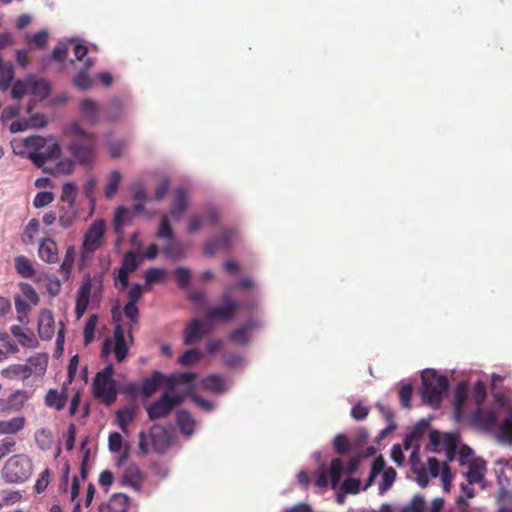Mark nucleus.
Wrapping results in <instances>:
<instances>
[{
    "instance_id": "obj_11",
    "label": "nucleus",
    "mask_w": 512,
    "mask_h": 512,
    "mask_svg": "<svg viewBox=\"0 0 512 512\" xmlns=\"http://www.w3.org/2000/svg\"><path fill=\"white\" fill-rule=\"evenodd\" d=\"M467 472L465 473V477L469 485L479 484L481 483L487 472L486 461L482 458H476L470 461L468 465Z\"/></svg>"
},
{
    "instance_id": "obj_29",
    "label": "nucleus",
    "mask_w": 512,
    "mask_h": 512,
    "mask_svg": "<svg viewBox=\"0 0 512 512\" xmlns=\"http://www.w3.org/2000/svg\"><path fill=\"white\" fill-rule=\"evenodd\" d=\"M125 117V105L124 103L118 99L113 98L107 107V115L106 118L110 122H116Z\"/></svg>"
},
{
    "instance_id": "obj_13",
    "label": "nucleus",
    "mask_w": 512,
    "mask_h": 512,
    "mask_svg": "<svg viewBox=\"0 0 512 512\" xmlns=\"http://www.w3.org/2000/svg\"><path fill=\"white\" fill-rule=\"evenodd\" d=\"M91 278L87 277L81 284L80 288L77 291L76 305H75V313L77 318L83 316L85 311L87 310L89 304V298L91 294Z\"/></svg>"
},
{
    "instance_id": "obj_36",
    "label": "nucleus",
    "mask_w": 512,
    "mask_h": 512,
    "mask_svg": "<svg viewBox=\"0 0 512 512\" xmlns=\"http://www.w3.org/2000/svg\"><path fill=\"white\" fill-rule=\"evenodd\" d=\"M132 191L135 201L134 209L136 212L141 213L144 211V206L147 201L145 188L141 183H136L132 186Z\"/></svg>"
},
{
    "instance_id": "obj_45",
    "label": "nucleus",
    "mask_w": 512,
    "mask_h": 512,
    "mask_svg": "<svg viewBox=\"0 0 512 512\" xmlns=\"http://www.w3.org/2000/svg\"><path fill=\"white\" fill-rule=\"evenodd\" d=\"M334 451L339 455H344L351 449V442L348 437L343 434H337L333 439Z\"/></svg>"
},
{
    "instance_id": "obj_25",
    "label": "nucleus",
    "mask_w": 512,
    "mask_h": 512,
    "mask_svg": "<svg viewBox=\"0 0 512 512\" xmlns=\"http://www.w3.org/2000/svg\"><path fill=\"white\" fill-rule=\"evenodd\" d=\"M476 420L486 429L494 427L498 422V415L495 409H484L478 406L475 412Z\"/></svg>"
},
{
    "instance_id": "obj_12",
    "label": "nucleus",
    "mask_w": 512,
    "mask_h": 512,
    "mask_svg": "<svg viewBox=\"0 0 512 512\" xmlns=\"http://www.w3.org/2000/svg\"><path fill=\"white\" fill-rule=\"evenodd\" d=\"M28 400V394L24 390H17L6 400L1 399L0 410L2 412L20 411Z\"/></svg>"
},
{
    "instance_id": "obj_41",
    "label": "nucleus",
    "mask_w": 512,
    "mask_h": 512,
    "mask_svg": "<svg viewBox=\"0 0 512 512\" xmlns=\"http://www.w3.org/2000/svg\"><path fill=\"white\" fill-rule=\"evenodd\" d=\"M29 94L41 95L45 97L48 95L50 87L44 80H38L33 77L28 78Z\"/></svg>"
},
{
    "instance_id": "obj_4",
    "label": "nucleus",
    "mask_w": 512,
    "mask_h": 512,
    "mask_svg": "<svg viewBox=\"0 0 512 512\" xmlns=\"http://www.w3.org/2000/svg\"><path fill=\"white\" fill-rule=\"evenodd\" d=\"M113 375L114 366L112 363H109L103 370L96 374L93 380L94 396L105 405H111L117 398L116 381Z\"/></svg>"
},
{
    "instance_id": "obj_49",
    "label": "nucleus",
    "mask_w": 512,
    "mask_h": 512,
    "mask_svg": "<svg viewBox=\"0 0 512 512\" xmlns=\"http://www.w3.org/2000/svg\"><path fill=\"white\" fill-rule=\"evenodd\" d=\"M52 438V432L49 428H41L35 433L36 443L43 450L50 447Z\"/></svg>"
},
{
    "instance_id": "obj_24",
    "label": "nucleus",
    "mask_w": 512,
    "mask_h": 512,
    "mask_svg": "<svg viewBox=\"0 0 512 512\" xmlns=\"http://www.w3.org/2000/svg\"><path fill=\"white\" fill-rule=\"evenodd\" d=\"M79 217L76 204H64L59 207V224L63 228H69Z\"/></svg>"
},
{
    "instance_id": "obj_28",
    "label": "nucleus",
    "mask_w": 512,
    "mask_h": 512,
    "mask_svg": "<svg viewBox=\"0 0 512 512\" xmlns=\"http://www.w3.org/2000/svg\"><path fill=\"white\" fill-rule=\"evenodd\" d=\"M25 424L26 419L23 416L2 420L0 421V434H16L24 428Z\"/></svg>"
},
{
    "instance_id": "obj_52",
    "label": "nucleus",
    "mask_w": 512,
    "mask_h": 512,
    "mask_svg": "<svg viewBox=\"0 0 512 512\" xmlns=\"http://www.w3.org/2000/svg\"><path fill=\"white\" fill-rule=\"evenodd\" d=\"M97 322H98V317L95 314L91 315L88 318V320L85 324V327H84V343H85V345H88L89 343L92 342V340L94 338V333H95V329L97 326Z\"/></svg>"
},
{
    "instance_id": "obj_59",
    "label": "nucleus",
    "mask_w": 512,
    "mask_h": 512,
    "mask_svg": "<svg viewBox=\"0 0 512 512\" xmlns=\"http://www.w3.org/2000/svg\"><path fill=\"white\" fill-rule=\"evenodd\" d=\"M473 450L467 445H461L458 449V461L461 466H466L471 460L476 459Z\"/></svg>"
},
{
    "instance_id": "obj_40",
    "label": "nucleus",
    "mask_w": 512,
    "mask_h": 512,
    "mask_svg": "<svg viewBox=\"0 0 512 512\" xmlns=\"http://www.w3.org/2000/svg\"><path fill=\"white\" fill-rule=\"evenodd\" d=\"M121 181V174L119 171L114 170L110 173L104 192L105 196L109 199H111L115 193L117 192V189L119 187Z\"/></svg>"
},
{
    "instance_id": "obj_31",
    "label": "nucleus",
    "mask_w": 512,
    "mask_h": 512,
    "mask_svg": "<svg viewBox=\"0 0 512 512\" xmlns=\"http://www.w3.org/2000/svg\"><path fill=\"white\" fill-rule=\"evenodd\" d=\"M15 269L23 278H32L35 275V269L32 262L26 256H17L15 258Z\"/></svg>"
},
{
    "instance_id": "obj_15",
    "label": "nucleus",
    "mask_w": 512,
    "mask_h": 512,
    "mask_svg": "<svg viewBox=\"0 0 512 512\" xmlns=\"http://www.w3.org/2000/svg\"><path fill=\"white\" fill-rule=\"evenodd\" d=\"M41 156L42 162L41 167L42 171L44 173L49 172V168L45 166V164L51 160L58 159L61 155V147L59 143L50 141L45 138V148L39 149V152L37 153Z\"/></svg>"
},
{
    "instance_id": "obj_6",
    "label": "nucleus",
    "mask_w": 512,
    "mask_h": 512,
    "mask_svg": "<svg viewBox=\"0 0 512 512\" xmlns=\"http://www.w3.org/2000/svg\"><path fill=\"white\" fill-rule=\"evenodd\" d=\"M221 306L212 307L206 312V319L208 321H231L241 305L231 297L229 291H224L221 295Z\"/></svg>"
},
{
    "instance_id": "obj_21",
    "label": "nucleus",
    "mask_w": 512,
    "mask_h": 512,
    "mask_svg": "<svg viewBox=\"0 0 512 512\" xmlns=\"http://www.w3.org/2000/svg\"><path fill=\"white\" fill-rule=\"evenodd\" d=\"M0 374L5 379H20L25 381L31 377V369L26 367L24 364H12L6 368H3Z\"/></svg>"
},
{
    "instance_id": "obj_58",
    "label": "nucleus",
    "mask_w": 512,
    "mask_h": 512,
    "mask_svg": "<svg viewBox=\"0 0 512 512\" xmlns=\"http://www.w3.org/2000/svg\"><path fill=\"white\" fill-rule=\"evenodd\" d=\"M176 282L180 288H186L191 280V273L189 269L184 267H178L174 271Z\"/></svg>"
},
{
    "instance_id": "obj_44",
    "label": "nucleus",
    "mask_w": 512,
    "mask_h": 512,
    "mask_svg": "<svg viewBox=\"0 0 512 512\" xmlns=\"http://www.w3.org/2000/svg\"><path fill=\"white\" fill-rule=\"evenodd\" d=\"M74 171V163L70 159L60 160L53 168H49V172L47 174L51 175H69Z\"/></svg>"
},
{
    "instance_id": "obj_17",
    "label": "nucleus",
    "mask_w": 512,
    "mask_h": 512,
    "mask_svg": "<svg viewBox=\"0 0 512 512\" xmlns=\"http://www.w3.org/2000/svg\"><path fill=\"white\" fill-rule=\"evenodd\" d=\"M143 477L139 467L135 464H129L123 471L122 483L125 486H130L134 490L141 489Z\"/></svg>"
},
{
    "instance_id": "obj_60",
    "label": "nucleus",
    "mask_w": 512,
    "mask_h": 512,
    "mask_svg": "<svg viewBox=\"0 0 512 512\" xmlns=\"http://www.w3.org/2000/svg\"><path fill=\"white\" fill-rule=\"evenodd\" d=\"M53 200H54V194L52 192L43 191V192H39L36 194V196L33 200V205L36 208H42V207H45V206L49 205L50 203H52Z\"/></svg>"
},
{
    "instance_id": "obj_62",
    "label": "nucleus",
    "mask_w": 512,
    "mask_h": 512,
    "mask_svg": "<svg viewBox=\"0 0 512 512\" xmlns=\"http://www.w3.org/2000/svg\"><path fill=\"white\" fill-rule=\"evenodd\" d=\"M18 341L22 347L26 348H36L38 346V341L34 335V333L30 330L24 332L18 337Z\"/></svg>"
},
{
    "instance_id": "obj_57",
    "label": "nucleus",
    "mask_w": 512,
    "mask_h": 512,
    "mask_svg": "<svg viewBox=\"0 0 512 512\" xmlns=\"http://www.w3.org/2000/svg\"><path fill=\"white\" fill-rule=\"evenodd\" d=\"M229 340L233 343L239 344V345H246L249 343L250 339L248 336L247 329L244 327L237 328L233 330L229 334Z\"/></svg>"
},
{
    "instance_id": "obj_10",
    "label": "nucleus",
    "mask_w": 512,
    "mask_h": 512,
    "mask_svg": "<svg viewBox=\"0 0 512 512\" xmlns=\"http://www.w3.org/2000/svg\"><path fill=\"white\" fill-rule=\"evenodd\" d=\"M38 335L41 340L49 341L55 334V320L51 310L42 309L38 317Z\"/></svg>"
},
{
    "instance_id": "obj_53",
    "label": "nucleus",
    "mask_w": 512,
    "mask_h": 512,
    "mask_svg": "<svg viewBox=\"0 0 512 512\" xmlns=\"http://www.w3.org/2000/svg\"><path fill=\"white\" fill-rule=\"evenodd\" d=\"M138 266L139 262L137 260L136 253L134 251H128L123 257L120 269L132 273L138 268Z\"/></svg>"
},
{
    "instance_id": "obj_20",
    "label": "nucleus",
    "mask_w": 512,
    "mask_h": 512,
    "mask_svg": "<svg viewBox=\"0 0 512 512\" xmlns=\"http://www.w3.org/2000/svg\"><path fill=\"white\" fill-rule=\"evenodd\" d=\"M39 257L46 263H55L58 260V247L51 238H45L39 245Z\"/></svg>"
},
{
    "instance_id": "obj_18",
    "label": "nucleus",
    "mask_w": 512,
    "mask_h": 512,
    "mask_svg": "<svg viewBox=\"0 0 512 512\" xmlns=\"http://www.w3.org/2000/svg\"><path fill=\"white\" fill-rule=\"evenodd\" d=\"M79 108L85 119L91 124L96 125L100 121L99 105L90 98H84L79 103Z\"/></svg>"
},
{
    "instance_id": "obj_51",
    "label": "nucleus",
    "mask_w": 512,
    "mask_h": 512,
    "mask_svg": "<svg viewBox=\"0 0 512 512\" xmlns=\"http://www.w3.org/2000/svg\"><path fill=\"white\" fill-rule=\"evenodd\" d=\"M15 308L18 314L17 319L19 320V322H21L22 324L27 323L26 319L31 310L30 305L27 303V301L23 300L21 297H16Z\"/></svg>"
},
{
    "instance_id": "obj_38",
    "label": "nucleus",
    "mask_w": 512,
    "mask_h": 512,
    "mask_svg": "<svg viewBox=\"0 0 512 512\" xmlns=\"http://www.w3.org/2000/svg\"><path fill=\"white\" fill-rule=\"evenodd\" d=\"M130 220V212L127 208L119 206L114 213L113 226L117 233H120Z\"/></svg>"
},
{
    "instance_id": "obj_50",
    "label": "nucleus",
    "mask_w": 512,
    "mask_h": 512,
    "mask_svg": "<svg viewBox=\"0 0 512 512\" xmlns=\"http://www.w3.org/2000/svg\"><path fill=\"white\" fill-rule=\"evenodd\" d=\"M26 42L36 48H43L48 42V33L45 30H42L33 35H27Z\"/></svg>"
},
{
    "instance_id": "obj_2",
    "label": "nucleus",
    "mask_w": 512,
    "mask_h": 512,
    "mask_svg": "<svg viewBox=\"0 0 512 512\" xmlns=\"http://www.w3.org/2000/svg\"><path fill=\"white\" fill-rule=\"evenodd\" d=\"M422 387L421 396L431 406L438 407L443 395L448 390V379L446 376L437 374L434 370H426L421 375Z\"/></svg>"
},
{
    "instance_id": "obj_34",
    "label": "nucleus",
    "mask_w": 512,
    "mask_h": 512,
    "mask_svg": "<svg viewBox=\"0 0 512 512\" xmlns=\"http://www.w3.org/2000/svg\"><path fill=\"white\" fill-rule=\"evenodd\" d=\"M176 421L182 433L187 435H191L193 433L195 422L188 411H178Z\"/></svg>"
},
{
    "instance_id": "obj_35",
    "label": "nucleus",
    "mask_w": 512,
    "mask_h": 512,
    "mask_svg": "<svg viewBox=\"0 0 512 512\" xmlns=\"http://www.w3.org/2000/svg\"><path fill=\"white\" fill-rule=\"evenodd\" d=\"M78 188L74 182H66L62 185L60 202L63 204H76Z\"/></svg>"
},
{
    "instance_id": "obj_46",
    "label": "nucleus",
    "mask_w": 512,
    "mask_h": 512,
    "mask_svg": "<svg viewBox=\"0 0 512 512\" xmlns=\"http://www.w3.org/2000/svg\"><path fill=\"white\" fill-rule=\"evenodd\" d=\"M162 252L166 257L173 259L180 258L184 254L182 244L175 241V239L169 240V243L163 247Z\"/></svg>"
},
{
    "instance_id": "obj_33",
    "label": "nucleus",
    "mask_w": 512,
    "mask_h": 512,
    "mask_svg": "<svg viewBox=\"0 0 512 512\" xmlns=\"http://www.w3.org/2000/svg\"><path fill=\"white\" fill-rule=\"evenodd\" d=\"M201 386L204 390L221 393L224 391V380L216 374L208 375L201 380Z\"/></svg>"
},
{
    "instance_id": "obj_16",
    "label": "nucleus",
    "mask_w": 512,
    "mask_h": 512,
    "mask_svg": "<svg viewBox=\"0 0 512 512\" xmlns=\"http://www.w3.org/2000/svg\"><path fill=\"white\" fill-rule=\"evenodd\" d=\"M114 347L113 352L116 360L121 363L127 356L128 346L125 340V331L120 324H117L114 329Z\"/></svg>"
},
{
    "instance_id": "obj_39",
    "label": "nucleus",
    "mask_w": 512,
    "mask_h": 512,
    "mask_svg": "<svg viewBox=\"0 0 512 512\" xmlns=\"http://www.w3.org/2000/svg\"><path fill=\"white\" fill-rule=\"evenodd\" d=\"M397 472L393 467H387L382 473V481L379 483V493H386L395 482Z\"/></svg>"
},
{
    "instance_id": "obj_48",
    "label": "nucleus",
    "mask_w": 512,
    "mask_h": 512,
    "mask_svg": "<svg viewBox=\"0 0 512 512\" xmlns=\"http://www.w3.org/2000/svg\"><path fill=\"white\" fill-rule=\"evenodd\" d=\"M156 236L160 239L173 240L175 238L174 232L171 228L169 219L167 215H162L160 225Z\"/></svg>"
},
{
    "instance_id": "obj_47",
    "label": "nucleus",
    "mask_w": 512,
    "mask_h": 512,
    "mask_svg": "<svg viewBox=\"0 0 512 512\" xmlns=\"http://www.w3.org/2000/svg\"><path fill=\"white\" fill-rule=\"evenodd\" d=\"M429 427V422L425 419H421L416 425L413 427L412 431L406 436L405 442H412L419 440L423 437L424 433Z\"/></svg>"
},
{
    "instance_id": "obj_23",
    "label": "nucleus",
    "mask_w": 512,
    "mask_h": 512,
    "mask_svg": "<svg viewBox=\"0 0 512 512\" xmlns=\"http://www.w3.org/2000/svg\"><path fill=\"white\" fill-rule=\"evenodd\" d=\"M44 402L49 408H54L57 411L63 410L67 403L66 389L63 388L62 391L50 389L45 396Z\"/></svg>"
},
{
    "instance_id": "obj_43",
    "label": "nucleus",
    "mask_w": 512,
    "mask_h": 512,
    "mask_svg": "<svg viewBox=\"0 0 512 512\" xmlns=\"http://www.w3.org/2000/svg\"><path fill=\"white\" fill-rule=\"evenodd\" d=\"M411 470L416 475V482L419 486L425 488L429 483V478L424 464L419 461L413 462Z\"/></svg>"
},
{
    "instance_id": "obj_61",
    "label": "nucleus",
    "mask_w": 512,
    "mask_h": 512,
    "mask_svg": "<svg viewBox=\"0 0 512 512\" xmlns=\"http://www.w3.org/2000/svg\"><path fill=\"white\" fill-rule=\"evenodd\" d=\"M473 398L477 406H481L486 399V385L482 381H477L473 387Z\"/></svg>"
},
{
    "instance_id": "obj_7",
    "label": "nucleus",
    "mask_w": 512,
    "mask_h": 512,
    "mask_svg": "<svg viewBox=\"0 0 512 512\" xmlns=\"http://www.w3.org/2000/svg\"><path fill=\"white\" fill-rule=\"evenodd\" d=\"M105 233V223L103 220L94 221L84 234L81 253L93 254L103 246Z\"/></svg>"
},
{
    "instance_id": "obj_14",
    "label": "nucleus",
    "mask_w": 512,
    "mask_h": 512,
    "mask_svg": "<svg viewBox=\"0 0 512 512\" xmlns=\"http://www.w3.org/2000/svg\"><path fill=\"white\" fill-rule=\"evenodd\" d=\"M128 508L129 497L123 493H115L99 506V512H127Z\"/></svg>"
},
{
    "instance_id": "obj_56",
    "label": "nucleus",
    "mask_w": 512,
    "mask_h": 512,
    "mask_svg": "<svg viewBox=\"0 0 512 512\" xmlns=\"http://www.w3.org/2000/svg\"><path fill=\"white\" fill-rule=\"evenodd\" d=\"M28 78L25 80H17L11 90V96L14 99H21L24 95L29 94Z\"/></svg>"
},
{
    "instance_id": "obj_27",
    "label": "nucleus",
    "mask_w": 512,
    "mask_h": 512,
    "mask_svg": "<svg viewBox=\"0 0 512 512\" xmlns=\"http://www.w3.org/2000/svg\"><path fill=\"white\" fill-rule=\"evenodd\" d=\"M136 407L135 406H126L117 410L116 419L120 429L127 433L128 426L132 423L136 417Z\"/></svg>"
},
{
    "instance_id": "obj_30",
    "label": "nucleus",
    "mask_w": 512,
    "mask_h": 512,
    "mask_svg": "<svg viewBox=\"0 0 512 512\" xmlns=\"http://www.w3.org/2000/svg\"><path fill=\"white\" fill-rule=\"evenodd\" d=\"M188 206L187 194L184 188H178L175 192L174 203L171 208V215L173 217L180 216Z\"/></svg>"
},
{
    "instance_id": "obj_26",
    "label": "nucleus",
    "mask_w": 512,
    "mask_h": 512,
    "mask_svg": "<svg viewBox=\"0 0 512 512\" xmlns=\"http://www.w3.org/2000/svg\"><path fill=\"white\" fill-rule=\"evenodd\" d=\"M26 367L31 369V376L33 374L43 375L48 365V355L45 353H38L31 356L27 360Z\"/></svg>"
},
{
    "instance_id": "obj_3",
    "label": "nucleus",
    "mask_w": 512,
    "mask_h": 512,
    "mask_svg": "<svg viewBox=\"0 0 512 512\" xmlns=\"http://www.w3.org/2000/svg\"><path fill=\"white\" fill-rule=\"evenodd\" d=\"M33 473L32 460L25 454L11 456L1 470L2 479L9 484H22Z\"/></svg>"
},
{
    "instance_id": "obj_9",
    "label": "nucleus",
    "mask_w": 512,
    "mask_h": 512,
    "mask_svg": "<svg viewBox=\"0 0 512 512\" xmlns=\"http://www.w3.org/2000/svg\"><path fill=\"white\" fill-rule=\"evenodd\" d=\"M146 411L148 414V418L151 421H155L169 416L170 413L173 411V408L169 402V393L164 392L159 399L150 403L146 407Z\"/></svg>"
},
{
    "instance_id": "obj_32",
    "label": "nucleus",
    "mask_w": 512,
    "mask_h": 512,
    "mask_svg": "<svg viewBox=\"0 0 512 512\" xmlns=\"http://www.w3.org/2000/svg\"><path fill=\"white\" fill-rule=\"evenodd\" d=\"M344 472V465L340 458H333L330 462L329 467V477L331 482V487L333 489L337 488L340 480L342 478Z\"/></svg>"
},
{
    "instance_id": "obj_1",
    "label": "nucleus",
    "mask_w": 512,
    "mask_h": 512,
    "mask_svg": "<svg viewBox=\"0 0 512 512\" xmlns=\"http://www.w3.org/2000/svg\"><path fill=\"white\" fill-rule=\"evenodd\" d=\"M66 133L73 136L68 151L75 161L81 165L93 163L96 155V136L86 132L78 123H71Z\"/></svg>"
},
{
    "instance_id": "obj_54",
    "label": "nucleus",
    "mask_w": 512,
    "mask_h": 512,
    "mask_svg": "<svg viewBox=\"0 0 512 512\" xmlns=\"http://www.w3.org/2000/svg\"><path fill=\"white\" fill-rule=\"evenodd\" d=\"M73 84L81 90H88L92 87L93 80L88 75L87 71L83 70L76 74L73 79Z\"/></svg>"
},
{
    "instance_id": "obj_63",
    "label": "nucleus",
    "mask_w": 512,
    "mask_h": 512,
    "mask_svg": "<svg viewBox=\"0 0 512 512\" xmlns=\"http://www.w3.org/2000/svg\"><path fill=\"white\" fill-rule=\"evenodd\" d=\"M49 483H50V472L48 469H45L39 475L38 479L36 480V483L34 486L36 493L40 494V493L44 492L47 489Z\"/></svg>"
},
{
    "instance_id": "obj_55",
    "label": "nucleus",
    "mask_w": 512,
    "mask_h": 512,
    "mask_svg": "<svg viewBox=\"0 0 512 512\" xmlns=\"http://www.w3.org/2000/svg\"><path fill=\"white\" fill-rule=\"evenodd\" d=\"M200 358L201 353L197 349L193 348L185 351L178 361L184 366H191L196 364Z\"/></svg>"
},
{
    "instance_id": "obj_37",
    "label": "nucleus",
    "mask_w": 512,
    "mask_h": 512,
    "mask_svg": "<svg viewBox=\"0 0 512 512\" xmlns=\"http://www.w3.org/2000/svg\"><path fill=\"white\" fill-rule=\"evenodd\" d=\"M75 259V248L74 246H69L66 250L64 259L60 265V273L63 275L64 279L67 280L71 274Z\"/></svg>"
},
{
    "instance_id": "obj_5",
    "label": "nucleus",
    "mask_w": 512,
    "mask_h": 512,
    "mask_svg": "<svg viewBox=\"0 0 512 512\" xmlns=\"http://www.w3.org/2000/svg\"><path fill=\"white\" fill-rule=\"evenodd\" d=\"M11 147L16 155L29 159L36 167H41L42 158L37 153L45 148V138L42 136H29L11 141Z\"/></svg>"
},
{
    "instance_id": "obj_19",
    "label": "nucleus",
    "mask_w": 512,
    "mask_h": 512,
    "mask_svg": "<svg viewBox=\"0 0 512 512\" xmlns=\"http://www.w3.org/2000/svg\"><path fill=\"white\" fill-rule=\"evenodd\" d=\"M205 334V331L202 330L201 323L197 319H192L187 323L184 333L183 339L185 345H192L199 342Z\"/></svg>"
},
{
    "instance_id": "obj_64",
    "label": "nucleus",
    "mask_w": 512,
    "mask_h": 512,
    "mask_svg": "<svg viewBox=\"0 0 512 512\" xmlns=\"http://www.w3.org/2000/svg\"><path fill=\"white\" fill-rule=\"evenodd\" d=\"M500 433L504 439L512 441V408L509 410L508 417L500 426Z\"/></svg>"
},
{
    "instance_id": "obj_42",
    "label": "nucleus",
    "mask_w": 512,
    "mask_h": 512,
    "mask_svg": "<svg viewBox=\"0 0 512 512\" xmlns=\"http://www.w3.org/2000/svg\"><path fill=\"white\" fill-rule=\"evenodd\" d=\"M145 285L147 287L152 286L155 283H159L166 277V271L162 268H149L145 272Z\"/></svg>"
},
{
    "instance_id": "obj_22",
    "label": "nucleus",
    "mask_w": 512,
    "mask_h": 512,
    "mask_svg": "<svg viewBox=\"0 0 512 512\" xmlns=\"http://www.w3.org/2000/svg\"><path fill=\"white\" fill-rule=\"evenodd\" d=\"M162 385L163 373L160 371H154L150 377L143 379L141 384V393L146 398L151 397Z\"/></svg>"
},
{
    "instance_id": "obj_8",
    "label": "nucleus",
    "mask_w": 512,
    "mask_h": 512,
    "mask_svg": "<svg viewBox=\"0 0 512 512\" xmlns=\"http://www.w3.org/2000/svg\"><path fill=\"white\" fill-rule=\"evenodd\" d=\"M237 238L238 233L235 229H225L219 236L205 243L204 254L206 256H213L219 250L229 252Z\"/></svg>"
}]
</instances>
